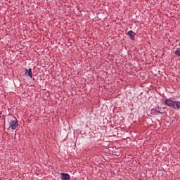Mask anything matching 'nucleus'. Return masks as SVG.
<instances>
[{
  "label": "nucleus",
  "instance_id": "f257e3e1",
  "mask_svg": "<svg viewBox=\"0 0 180 180\" xmlns=\"http://www.w3.org/2000/svg\"><path fill=\"white\" fill-rule=\"evenodd\" d=\"M18 120H11L10 122V127H11L12 130H16L18 126Z\"/></svg>",
  "mask_w": 180,
  "mask_h": 180
},
{
  "label": "nucleus",
  "instance_id": "f03ea898",
  "mask_svg": "<svg viewBox=\"0 0 180 180\" xmlns=\"http://www.w3.org/2000/svg\"><path fill=\"white\" fill-rule=\"evenodd\" d=\"M165 103L167 106H171V108H173V109L175 106V101H173L172 100L166 99L165 101Z\"/></svg>",
  "mask_w": 180,
  "mask_h": 180
},
{
  "label": "nucleus",
  "instance_id": "7ed1b4c3",
  "mask_svg": "<svg viewBox=\"0 0 180 180\" xmlns=\"http://www.w3.org/2000/svg\"><path fill=\"white\" fill-rule=\"evenodd\" d=\"M62 175V180H70V174L67 173H61Z\"/></svg>",
  "mask_w": 180,
  "mask_h": 180
},
{
  "label": "nucleus",
  "instance_id": "20e7f679",
  "mask_svg": "<svg viewBox=\"0 0 180 180\" xmlns=\"http://www.w3.org/2000/svg\"><path fill=\"white\" fill-rule=\"evenodd\" d=\"M128 36H129L131 40H134V36H136V33H134L133 31H129L128 32Z\"/></svg>",
  "mask_w": 180,
  "mask_h": 180
},
{
  "label": "nucleus",
  "instance_id": "39448f33",
  "mask_svg": "<svg viewBox=\"0 0 180 180\" xmlns=\"http://www.w3.org/2000/svg\"><path fill=\"white\" fill-rule=\"evenodd\" d=\"M25 75H28L30 78L33 77V74L32 73V68H30L28 70H26Z\"/></svg>",
  "mask_w": 180,
  "mask_h": 180
},
{
  "label": "nucleus",
  "instance_id": "423d86ee",
  "mask_svg": "<svg viewBox=\"0 0 180 180\" xmlns=\"http://www.w3.org/2000/svg\"><path fill=\"white\" fill-rule=\"evenodd\" d=\"M151 113H152V115H158V113L162 114V112L161 111L157 110L155 109H153L151 110Z\"/></svg>",
  "mask_w": 180,
  "mask_h": 180
},
{
  "label": "nucleus",
  "instance_id": "0eeeda50",
  "mask_svg": "<svg viewBox=\"0 0 180 180\" xmlns=\"http://www.w3.org/2000/svg\"><path fill=\"white\" fill-rule=\"evenodd\" d=\"M174 109H180V102L179 101H175Z\"/></svg>",
  "mask_w": 180,
  "mask_h": 180
},
{
  "label": "nucleus",
  "instance_id": "6e6552de",
  "mask_svg": "<svg viewBox=\"0 0 180 180\" xmlns=\"http://www.w3.org/2000/svg\"><path fill=\"white\" fill-rule=\"evenodd\" d=\"M175 54H176V56H179V57H180V52H179V50H176V51H175Z\"/></svg>",
  "mask_w": 180,
  "mask_h": 180
},
{
  "label": "nucleus",
  "instance_id": "1a4fd4ad",
  "mask_svg": "<svg viewBox=\"0 0 180 180\" xmlns=\"http://www.w3.org/2000/svg\"><path fill=\"white\" fill-rule=\"evenodd\" d=\"M140 180H143V179H140Z\"/></svg>",
  "mask_w": 180,
  "mask_h": 180
}]
</instances>
